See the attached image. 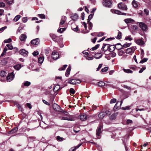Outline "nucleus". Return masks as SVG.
Masks as SVG:
<instances>
[{"instance_id": "obj_1", "label": "nucleus", "mask_w": 151, "mask_h": 151, "mask_svg": "<svg viewBox=\"0 0 151 151\" xmlns=\"http://www.w3.org/2000/svg\"><path fill=\"white\" fill-rule=\"evenodd\" d=\"M52 107L54 110L55 111L58 112H61L63 113H65L64 114H68V113L67 112L63 110L61 111V107L59 106L56 104H53L52 105Z\"/></svg>"}, {"instance_id": "obj_2", "label": "nucleus", "mask_w": 151, "mask_h": 151, "mask_svg": "<svg viewBox=\"0 0 151 151\" xmlns=\"http://www.w3.org/2000/svg\"><path fill=\"white\" fill-rule=\"evenodd\" d=\"M139 26L144 32H146L148 29L147 25L143 22H140L139 23Z\"/></svg>"}, {"instance_id": "obj_3", "label": "nucleus", "mask_w": 151, "mask_h": 151, "mask_svg": "<svg viewBox=\"0 0 151 151\" xmlns=\"http://www.w3.org/2000/svg\"><path fill=\"white\" fill-rule=\"evenodd\" d=\"M103 128L102 124H100L96 131V134L97 136H99L100 134L102 133L101 129Z\"/></svg>"}, {"instance_id": "obj_4", "label": "nucleus", "mask_w": 151, "mask_h": 151, "mask_svg": "<svg viewBox=\"0 0 151 151\" xmlns=\"http://www.w3.org/2000/svg\"><path fill=\"white\" fill-rule=\"evenodd\" d=\"M122 102L123 101H119L117 102L114 107V111H117L120 109Z\"/></svg>"}, {"instance_id": "obj_5", "label": "nucleus", "mask_w": 151, "mask_h": 151, "mask_svg": "<svg viewBox=\"0 0 151 151\" xmlns=\"http://www.w3.org/2000/svg\"><path fill=\"white\" fill-rule=\"evenodd\" d=\"M80 82V81L78 79H70L68 81L69 83L73 85L79 84Z\"/></svg>"}, {"instance_id": "obj_6", "label": "nucleus", "mask_w": 151, "mask_h": 151, "mask_svg": "<svg viewBox=\"0 0 151 151\" xmlns=\"http://www.w3.org/2000/svg\"><path fill=\"white\" fill-rule=\"evenodd\" d=\"M103 5L106 7H111L112 2L110 0H104L103 2Z\"/></svg>"}, {"instance_id": "obj_7", "label": "nucleus", "mask_w": 151, "mask_h": 151, "mask_svg": "<svg viewBox=\"0 0 151 151\" xmlns=\"http://www.w3.org/2000/svg\"><path fill=\"white\" fill-rule=\"evenodd\" d=\"M118 7L120 9L123 10H127V6L124 3H120L118 4Z\"/></svg>"}, {"instance_id": "obj_8", "label": "nucleus", "mask_w": 151, "mask_h": 151, "mask_svg": "<svg viewBox=\"0 0 151 151\" xmlns=\"http://www.w3.org/2000/svg\"><path fill=\"white\" fill-rule=\"evenodd\" d=\"M135 50V47H132L130 48H127L126 50V52L127 54H131L134 52Z\"/></svg>"}, {"instance_id": "obj_9", "label": "nucleus", "mask_w": 151, "mask_h": 151, "mask_svg": "<svg viewBox=\"0 0 151 151\" xmlns=\"http://www.w3.org/2000/svg\"><path fill=\"white\" fill-rule=\"evenodd\" d=\"M88 118V115L84 113L81 114L80 115V118L82 121H85Z\"/></svg>"}, {"instance_id": "obj_10", "label": "nucleus", "mask_w": 151, "mask_h": 151, "mask_svg": "<svg viewBox=\"0 0 151 151\" xmlns=\"http://www.w3.org/2000/svg\"><path fill=\"white\" fill-rule=\"evenodd\" d=\"M111 11L113 13L117 14L119 15H126V13H122L121 11L118 10H114L113 9H111Z\"/></svg>"}, {"instance_id": "obj_11", "label": "nucleus", "mask_w": 151, "mask_h": 151, "mask_svg": "<svg viewBox=\"0 0 151 151\" xmlns=\"http://www.w3.org/2000/svg\"><path fill=\"white\" fill-rule=\"evenodd\" d=\"M59 56V54L58 52L53 51L52 52V57L53 60H57Z\"/></svg>"}, {"instance_id": "obj_12", "label": "nucleus", "mask_w": 151, "mask_h": 151, "mask_svg": "<svg viewBox=\"0 0 151 151\" xmlns=\"http://www.w3.org/2000/svg\"><path fill=\"white\" fill-rule=\"evenodd\" d=\"M66 18V17L65 16H63L62 17L60 23V27H63L62 25H63L65 22Z\"/></svg>"}, {"instance_id": "obj_13", "label": "nucleus", "mask_w": 151, "mask_h": 151, "mask_svg": "<svg viewBox=\"0 0 151 151\" xmlns=\"http://www.w3.org/2000/svg\"><path fill=\"white\" fill-rule=\"evenodd\" d=\"M109 44H104L103 46L101 49V50L104 52L106 51L107 50H109Z\"/></svg>"}, {"instance_id": "obj_14", "label": "nucleus", "mask_w": 151, "mask_h": 151, "mask_svg": "<svg viewBox=\"0 0 151 151\" xmlns=\"http://www.w3.org/2000/svg\"><path fill=\"white\" fill-rule=\"evenodd\" d=\"M31 43L32 45H38L40 42V40L38 38L34 39L31 41Z\"/></svg>"}, {"instance_id": "obj_15", "label": "nucleus", "mask_w": 151, "mask_h": 151, "mask_svg": "<svg viewBox=\"0 0 151 151\" xmlns=\"http://www.w3.org/2000/svg\"><path fill=\"white\" fill-rule=\"evenodd\" d=\"M109 51L110 52H112L114 50H115V49H116V45H109Z\"/></svg>"}, {"instance_id": "obj_16", "label": "nucleus", "mask_w": 151, "mask_h": 151, "mask_svg": "<svg viewBox=\"0 0 151 151\" xmlns=\"http://www.w3.org/2000/svg\"><path fill=\"white\" fill-rule=\"evenodd\" d=\"M19 53L21 55L26 56L28 52L26 50L22 49L19 51Z\"/></svg>"}, {"instance_id": "obj_17", "label": "nucleus", "mask_w": 151, "mask_h": 151, "mask_svg": "<svg viewBox=\"0 0 151 151\" xmlns=\"http://www.w3.org/2000/svg\"><path fill=\"white\" fill-rule=\"evenodd\" d=\"M50 36L54 41H57V40L59 38L58 36H56V35L53 34H50Z\"/></svg>"}, {"instance_id": "obj_18", "label": "nucleus", "mask_w": 151, "mask_h": 151, "mask_svg": "<svg viewBox=\"0 0 151 151\" xmlns=\"http://www.w3.org/2000/svg\"><path fill=\"white\" fill-rule=\"evenodd\" d=\"M132 5L134 8H137L139 4L138 2L135 0H133L132 2Z\"/></svg>"}, {"instance_id": "obj_19", "label": "nucleus", "mask_w": 151, "mask_h": 151, "mask_svg": "<svg viewBox=\"0 0 151 151\" xmlns=\"http://www.w3.org/2000/svg\"><path fill=\"white\" fill-rule=\"evenodd\" d=\"M78 15L77 14L75 13L73 15L71 16L70 18L72 20L75 21L78 19Z\"/></svg>"}, {"instance_id": "obj_20", "label": "nucleus", "mask_w": 151, "mask_h": 151, "mask_svg": "<svg viewBox=\"0 0 151 151\" xmlns=\"http://www.w3.org/2000/svg\"><path fill=\"white\" fill-rule=\"evenodd\" d=\"M136 42L137 44L140 45H142L144 44V42L141 39L137 40Z\"/></svg>"}, {"instance_id": "obj_21", "label": "nucleus", "mask_w": 151, "mask_h": 151, "mask_svg": "<svg viewBox=\"0 0 151 151\" xmlns=\"http://www.w3.org/2000/svg\"><path fill=\"white\" fill-rule=\"evenodd\" d=\"M129 44H127V43H126L124 44L123 45H121V46L120 48H116V49L119 50H120L122 49H123V47L126 48L129 47Z\"/></svg>"}, {"instance_id": "obj_22", "label": "nucleus", "mask_w": 151, "mask_h": 151, "mask_svg": "<svg viewBox=\"0 0 151 151\" xmlns=\"http://www.w3.org/2000/svg\"><path fill=\"white\" fill-rule=\"evenodd\" d=\"M27 36L26 35L24 34H22L19 37L20 40L22 41H24L25 40Z\"/></svg>"}, {"instance_id": "obj_23", "label": "nucleus", "mask_w": 151, "mask_h": 151, "mask_svg": "<svg viewBox=\"0 0 151 151\" xmlns=\"http://www.w3.org/2000/svg\"><path fill=\"white\" fill-rule=\"evenodd\" d=\"M18 130V128L17 127L13 128L9 132V134H13L16 132Z\"/></svg>"}, {"instance_id": "obj_24", "label": "nucleus", "mask_w": 151, "mask_h": 151, "mask_svg": "<svg viewBox=\"0 0 151 151\" xmlns=\"http://www.w3.org/2000/svg\"><path fill=\"white\" fill-rule=\"evenodd\" d=\"M71 70V67L70 66H69L68 68H67L65 73V75L66 76H68L70 73V72Z\"/></svg>"}, {"instance_id": "obj_25", "label": "nucleus", "mask_w": 151, "mask_h": 151, "mask_svg": "<svg viewBox=\"0 0 151 151\" xmlns=\"http://www.w3.org/2000/svg\"><path fill=\"white\" fill-rule=\"evenodd\" d=\"M123 70L126 73H133V71L129 69H125V68H123Z\"/></svg>"}, {"instance_id": "obj_26", "label": "nucleus", "mask_w": 151, "mask_h": 151, "mask_svg": "<svg viewBox=\"0 0 151 151\" xmlns=\"http://www.w3.org/2000/svg\"><path fill=\"white\" fill-rule=\"evenodd\" d=\"M21 67V65L19 64H17L16 65L14 66V68L17 70H19Z\"/></svg>"}, {"instance_id": "obj_27", "label": "nucleus", "mask_w": 151, "mask_h": 151, "mask_svg": "<svg viewBox=\"0 0 151 151\" xmlns=\"http://www.w3.org/2000/svg\"><path fill=\"white\" fill-rule=\"evenodd\" d=\"M133 21H134V20L132 19L131 18L126 19H125L124 20V21L126 23H132V22H133Z\"/></svg>"}, {"instance_id": "obj_28", "label": "nucleus", "mask_w": 151, "mask_h": 151, "mask_svg": "<svg viewBox=\"0 0 151 151\" xmlns=\"http://www.w3.org/2000/svg\"><path fill=\"white\" fill-rule=\"evenodd\" d=\"M105 116V113L104 112L100 113L98 115L99 118L101 119H102Z\"/></svg>"}, {"instance_id": "obj_29", "label": "nucleus", "mask_w": 151, "mask_h": 151, "mask_svg": "<svg viewBox=\"0 0 151 151\" xmlns=\"http://www.w3.org/2000/svg\"><path fill=\"white\" fill-rule=\"evenodd\" d=\"M129 68L131 69L135 70L137 68V66L134 65H129Z\"/></svg>"}, {"instance_id": "obj_30", "label": "nucleus", "mask_w": 151, "mask_h": 151, "mask_svg": "<svg viewBox=\"0 0 151 151\" xmlns=\"http://www.w3.org/2000/svg\"><path fill=\"white\" fill-rule=\"evenodd\" d=\"M44 57H43L40 56L39 57L38 59V62L40 63H42L43 62Z\"/></svg>"}, {"instance_id": "obj_31", "label": "nucleus", "mask_w": 151, "mask_h": 151, "mask_svg": "<svg viewBox=\"0 0 151 151\" xmlns=\"http://www.w3.org/2000/svg\"><path fill=\"white\" fill-rule=\"evenodd\" d=\"M69 91L70 94V95L72 96L74 95L75 93V91L73 88H71L70 89Z\"/></svg>"}, {"instance_id": "obj_32", "label": "nucleus", "mask_w": 151, "mask_h": 151, "mask_svg": "<svg viewBox=\"0 0 151 151\" xmlns=\"http://www.w3.org/2000/svg\"><path fill=\"white\" fill-rule=\"evenodd\" d=\"M97 83L98 86L100 87H102L103 86H105V83L103 81L98 82Z\"/></svg>"}, {"instance_id": "obj_33", "label": "nucleus", "mask_w": 151, "mask_h": 151, "mask_svg": "<svg viewBox=\"0 0 151 151\" xmlns=\"http://www.w3.org/2000/svg\"><path fill=\"white\" fill-rule=\"evenodd\" d=\"M119 32L118 33V35L116 37V38L117 39L119 40L121 39L122 38V33L118 31Z\"/></svg>"}, {"instance_id": "obj_34", "label": "nucleus", "mask_w": 151, "mask_h": 151, "mask_svg": "<svg viewBox=\"0 0 151 151\" xmlns=\"http://www.w3.org/2000/svg\"><path fill=\"white\" fill-rule=\"evenodd\" d=\"M12 79L13 78L11 75H9L6 77V80L8 82H10Z\"/></svg>"}, {"instance_id": "obj_35", "label": "nucleus", "mask_w": 151, "mask_h": 151, "mask_svg": "<svg viewBox=\"0 0 151 151\" xmlns=\"http://www.w3.org/2000/svg\"><path fill=\"white\" fill-rule=\"evenodd\" d=\"M67 66L68 65H64L62 67L59 68L58 70L59 71L65 70Z\"/></svg>"}, {"instance_id": "obj_36", "label": "nucleus", "mask_w": 151, "mask_h": 151, "mask_svg": "<svg viewBox=\"0 0 151 151\" xmlns=\"http://www.w3.org/2000/svg\"><path fill=\"white\" fill-rule=\"evenodd\" d=\"M93 15L94 13L93 14H91L88 16V19L87 20L88 22H89L90 20L93 18Z\"/></svg>"}, {"instance_id": "obj_37", "label": "nucleus", "mask_w": 151, "mask_h": 151, "mask_svg": "<svg viewBox=\"0 0 151 151\" xmlns=\"http://www.w3.org/2000/svg\"><path fill=\"white\" fill-rule=\"evenodd\" d=\"M20 17L21 16L20 15H17L15 17V18L13 19V20L14 22H17L19 20Z\"/></svg>"}, {"instance_id": "obj_38", "label": "nucleus", "mask_w": 151, "mask_h": 151, "mask_svg": "<svg viewBox=\"0 0 151 151\" xmlns=\"http://www.w3.org/2000/svg\"><path fill=\"white\" fill-rule=\"evenodd\" d=\"M87 23L88 24V28L89 30L92 29V27H93L92 23L89 21V22H88Z\"/></svg>"}, {"instance_id": "obj_39", "label": "nucleus", "mask_w": 151, "mask_h": 151, "mask_svg": "<svg viewBox=\"0 0 151 151\" xmlns=\"http://www.w3.org/2000/svg\"><path fill=\"white\" fill-rule=\"evenodd\" d=\"M65 28H60L58 29V32L59 33H62L65 30Z\"/></svg>"}, {"instance_id": "obj_40", "label": "nucleus", "mask_w": 151, "mask_h": 151, "mask_svg": "<svg viewBox=\"0 0 151 151\" xmlns=\"http://www.w3.org/2000/svg\"><path fill=\"white\" fill-rule=\"evenodd\" d=\"M99 44H97L94 47L91 48V49H90V50H94L97 49L99 47Z\"/></svg>"}, {"instance_id": "obj_41", "label": "nucleus", "mask_w": 151, "mask_h": 151, "mask_svg": "<svg viewBox=\"0 0 151 151\" xmlns=\"http://www.w3.org/2000/svg\"><path fill=\"white\" fill-rule=\"evenodd\" d=\"M37 16L40 18L42 19H45V16L44 14H39Z\"/></svg>"}, {"instance_id": "obj_42", "label": "nucleus", "mask_w": 151, "mask_h": 151, "mask_svg": "<svg viewBox=\"0 0 151 151\" xmlns=\"http://www.w3.org/2000/svg\"><path fill=\"white\" fill-rule=\"evenodd\" d=\"M102 56V55L100 53H97L95 55V56H94V57L96 59H99L101 58Z\"/></svg>"}, {"instance_id": "obj_43", "label": "nucleus", "mask_w": 151, "mask_h": 151, "mask_svg": "<svg viewBox=\"0 0 151 151\" xmlns=\"http://www.w3.org/2000/svg\"><path fill=\"white\" fill-rule=\"evenodd\" d=\"M7 61L5 59H3L1 60V64L2 65H5L7 63Z\"/></svg>"}, {"instance_id": "obj_44", "label": "nucleus", "mask_w": 151, "mask_h": 151, "mask_svg": "<svg viewBox=\"0 0 151 151\" xmlns=\"http://www.w3.org/2000/svg\"><path fill=\"white\" fill-rule=\"evenodd\" d=\"M6 75V73L5 71H1L0 73V76L2 77H4Z\"/></svg>"}, {"instance_id": "obj_45", "label": "nucleus", "mask_w": 151, "mask_h": 151, "mask_svg": "<svg viewBox=\"0 0 151 151\" xmlns=\"http://www.w3.org/2000/svg\"><path fill=\"white\" fill-rule=\"evenodd\" d=\"M30 84L31 83L28 81H26L24 83V85L26 86H29L30 85Z\"/></svg>"}, {"instance_id": "obj_46", "label": "nucleus", "mask_w": 151, "mask_h": 151, "mask_svg": "<svg viewBox=\"0 0 151 151\" xmlns=\"http://www.w3.org/2000/svg\"><path fill=\"white\" fill-rule=\"evenodd\" d=\"M125 40L131 41L133 40V38L131 37V36L130 35L126 37Z\"/></svg>"}, {"instance_id": "obj_47", "label": "nucleus", "mask_w": 151, "mask_h": 151, "mask_svg": "<svg viewBox=\"0 0 151 151\" xmlns=\"http://www.w3.org/2000/svg\"><path fill=\"white\" fill-rule=\"evenodd\" d=\"M148 59L147 58H144L142 60H141L139 62L140 63H142L147 61Z\"/></svg>"}, {"instance_id": "obj_48", "label": "nucleus", "mask_w": 151, "mask_h": 151, "mask_svg": "<svg viewBox=\"0 0 151 151\" xmlns=\"http://www.w3.org/2000/svg\"><path fill=\"white\" fill-rule=\"evenodd\" d=\"M12 40L11 38H9L7 40H5L4 41V42L5 43H10L12 42Z\"/></svg>"}, {"instance_id": "obj_49", "label": "nucleus", "mask_w": 151, "mask_h": 151, "mask_svg": "<svg viewBox=\"0 0 151 151\" xmlns=\"http://www.w3.org/2000/svg\"><path fill=\"white\" fill-rule=\"evenodd\" d=\"M108 69V68L107 67H106L103 68L101 70V71L102 72H106Z\"/></svg>"}, {"instance_id": "obj_50", "label": "nucleus", "mask_w": 151, "mask_h": 151, "mask_svg": "<svg viewBox=\"0 0 151 151\" xmlns=\"http://www.w3.org/2000/svg\"><path fill=\"white\" fill-rule=\"evenodd\" d=\"M57 140L59 141H62L64 140V138L63 137H60L59 136H57Z\"/></svg>"}, {"instance_id": "obj_51", "label": "nucleus", "mask_w": 151, "mask_h": 151, "mask_svg": "<svg viewBox=\"0 0 151 151\" xmlns=\"http://www.w3.org/2000/svg\"><path fill=\"white\" fill-rule=\"evenodd\" d=\"M81 145V144L79 145L78 146L75 147H72L71 148H72V151H75L76 150L79 148Z\"/></svg>"}, {"instance_id": "obj_52", "label": "nucleus", "mask_w": 151, "mask_h": 151, "mask_svg": "<svg viewBox=\"0 0 151 151\" xmlns=\"http://www.w3.org/2000/svg\"><path fill=\"white\" fill-rule=\"evenodd\" d=\"M6 46L10 50H12L13 48V46L11 44H7L6 45Z\"/></svg>"}, {"instance_id": "obj_53", "label": "nucleus", "mask_w": 151, "mask_h": 151, "mask_svg": "<svg viewBox=\"0 0 151 151\" xmlns=\"http://www.w3.org/2000/svg\"><path fill=\"white\" fill-rule=\"evenodd\" d=\"M130 106H127L125 107H122V109L123 110H128V109H130Z\"/></svg>"}, {"instance_id": "obj_54", "label": "nucleus", "mask_w": 151, "mask_h": 151, "mask_svg": "<svg viewBox=\"0 0 151 151\" xmlns=\"http://www.w3.org/2000/svg\"><path fill=\"white\" fill-rule=\"evenodd\" d=\"M124 52L122 50H120L118 52V55L119 56H121L123 55Z\"/></svg>"}, {"instance_id": "obj_55", "label": "nucleus", "mask_w": 151, "mask_h": 151, "mask_svg": "<svg viewBox=\"0 0 151 151\" xmlns=\"http://www.w3.org/2000/svg\"><path fill=\"white\" fill-rule=\"evenodd\" d=\"M144 50L143 49H142L141 50V58H142L144 56Z\"/></svg>"}, {"instance_id": "obj_56", "label": "nucleus", "mask_w": 151, "mask_h": 151, "mask_svg": "<svg viewBox=\"0 0 151 151\" xmlns=\"http://www.w3.org/2000/svg\"><path fill=\"white\" fill-rule=\"evenodd\" d=\"M116 117L115 114H113L110 116V119L111 120H114L116 119Z\"/></svg>"}, {"instance_id": "obj_57", "label": "nucleus", "mask_w": 151, "mask_h": 151, "mask_svg": "<svg viewBox=\"0 0 151 151\" xmlns=\"http://www.w3.org/2000/svg\"><path fill=\"white\" fill-rule=\"evenodd\" d=\"M146 68L145 67H142L141 69L139 70V73H141L143 72V71L145 70Z\"/></svg>"}, {"instance_id": "obj_58", "label": "nucleus", "mask_w": 151, "mask_h": 151, "mask_svg": "<svg viewBox=\"0 0 151 151\" xmlns=\"http://www.w3.org/2000/svg\"><path fill=\"white\" fill-rule=\"evenodd\" d=\"M104 113L107 116H109L111 114V112L109 111H106Z\"/></svg>"}, {"instance_id": "obj_59", "label": "nucleus", "mask_w": 151, "mask_h": 151, "mask_svg": "<svg viewBox=\"0 0 151 151\" xmlns=\"http://www.w3.org/2000/svg\"><path fill=\"white\" fill-rule=\"evenodd\" d=\"M144 12L146 16L149 14V11L147 9H145L144 10Z\"/></svg>"}, {"instance_id": "obj_60", "label": "nucleus", "mask_w": 151, "mask_h": 151, "mask_svg": "<svg viewBox=\"0 0 151 151\" xmlns=\"http://www.w3.org/2000/svg\"><path fill=\"white\" fill-rule=\"evenodd\" d=\"M116 99L114 98H113L111 99L110 101V103H114L116 102Z\"/></svg>"}, {"instance_id": "obj_61", "label": "nucleus", "mask_w": 151, "mask_h": 151, "mask_svg": "<svg viewBox=\"0 0 151 151\" xmlns=\"http://www.w3.org/2000/svg\"><path fill=\"white\" fill-rule=\"evenodd\" d=\"M17 107L19 111H21L22 112V111L23 110V109L22 107V106H20V104L19 105V106H17Z\"/></svg>"}, {"instance_id": "obj_62", "label": "nucleus", "mask_w": 151, "mask_h": 151, "mask_svg": "<svg viewBox=\"0 0 151 151\" xmlns=\"http://www.w3.org/2000/svg\"><path fill=\"white\" fill-rule=\"evenodd\" d=\"M27 20V17H23L22 18V21L23 22H26Z\"/></svg>"}, {"instance_id": "obj_63", "label": "nucleus", "mask_w": 151, "mask_h": 151, "mask_svg": "<svg viewBox=\"0 0 151 151\" xmlns=\"http://www.w3.org/2000/svg\"><path fill=\"white\" fill-rule=\"evenodd\" d=\"M6 1L7 4H11L13 3L12 0H6Z\"/></svg>"}, {"instance_id": "obj_64", "label": "nucleus", "mask_w": 151, "mask_h": 151, "mask_svg": "<svg viewBox=\"0 0 151 151\" xmlns=\"http://www.w3.org/2000/svg\"><path fill=\"white\" fill-rule=\"evenodd\" d=\"M32 54L34 56H36L39 54L38 52L35 51Z\"/></svg>"}]
</instances>
